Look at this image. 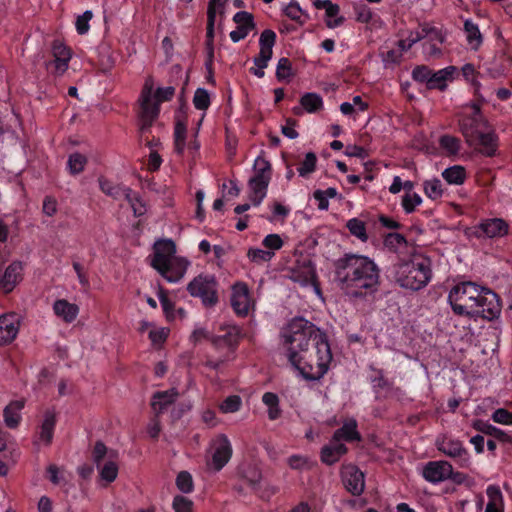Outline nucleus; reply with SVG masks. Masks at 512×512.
<instances>
[{"instance_id":"nucleus-1","label":"nucleus","mask_w":512,"mask_h":512,"mask_svg":"<svg viewBox=\"0 0 512 512\" xmlns=\"http://www.w3.org/2000/svg\"><path fill=\"white\" fill-rule=\"evenodd\" d=\"M288 361L306 380H320L329 370L332 353L326 334L302 317L292 319L281 332Z\"/></svg>"},{"instance_id":"nucleus-2","label":"nucleus","mask_w":512,"mask_h":512,"mask_svg":"<svg viewBox=\"0 0 512 512\" xmlns=\"http://www.w3.org/2000/svg\"><path fill=\"white\" fill-rule=\"evenodd\" d=\"M335 279L348 296L365 297L378 290L380 269L368 256L347 254L337 262Z\"/></svg>"},{"instance_id":"nucleus-3","label":"nucleus","mask_w":512,"mask_h":512,"mask_svg":"<svg viewBox=\"0 0 512 512\" xmlns=\"http://www.w3.org/2000/svg\"><path fill=\"white\" fill-rule=\"evenodd\" d=\"M448 302L457 315L493 320L500 314L498 296L474 282H461L451 288Z\"/></svg>"},{"instance_id":"nucleus-4","label":"nucleus","mask_w":512,"mask_h":512,"mask_svg":"<svg viewBox=\"0 0 512 512\" xmlns=\"http://www.w3.org/2000/svg\"><path fill=\"white\" fill-rule=\"evenodd\" d=\"M151 265L168 282H179L190 265V262L181 256L176 255V245L172 240H160L154 245V254Z\"/></svg>"},{"instance_id":"nucleus-5","label":"nucleus","mask_w":512,"mask_h":512,"mask_svg":"<svg viewBox=\"0 0 512 512\" xmlns=\"http://www.w3.org/2000/svg\"><path fill=\"white\" fill-rule=\"evenodd\" d=\"M174 93L175 88L172 86L160 87L154 90V80L151 77L145 80L139 98L142 129L151 125L159 114L160 103L170 100Z\"/></svg>"},{"instance_id":"nucleus-6","label":"nucleus","mask_w":512,"mask_h":512,"mask_svg":"<svg viewBox=\"0 0 512 512\" xmlns=\"http://www.w3.org/2000/svg\"><path fill=\"white\" fill-rule=\"evenodd\" d=\"M397 281L406 289L419 290L431 279V265L428 259L415 258L402 264L398 269Z\"/></svg>"},{"instance_id":"nucleus-7","label":"nucleus","mask_w":512,"mask_h":512,"mask_svg":"<svg viewBox=\"0 0 512 512\" xmlns=\"http://www.w3.org/2000/svg\"><path fill=\"white\" fill-rule=\"evenodd\" d=\"M271 180V165L263 157L254 161V175L248 181V199L253 206H259L267 195Z\"/></svg>"},{"instance_id":"nucleus-8","label":"nucleus","mask_w":512,"mask_h":512,"mask_svg":"<svg viewBox=\"0 0 512 512\" xmlns=\"http://www.w3.org/2000/svg\"><path fill=\"white\" fill-rule=\"evenodd\" d=\"M467 107L471 109V112L469 114L466 112L459 114L458 123L467 144H472L475 137L489 126L488 122L481 114L478 104L471 103Z\"/></svg>"},{"instance_id":"nucleus-9","label":"nucleus","mask_w":512,"mask_h":512,"mask_svg":"<svg viewBox=\"0 0 512 512\" xmlns=\"http://www.w3.org/2000/svg\"><path fill=\"white\" fill-rule=\"evenodd\" d=\"M187 290L193 297H199L206 306L217 302L216 281L212 276H198L188 284Z\"/></svg>"},{"instance_id":"nucleus-10","label":"nucleus","mask_w":512,"mask_h":512,"mask_svg":"<svg viewBox=\"0 0 512 512\" xmlns=\"http://www.w3.org/2000/svg\"><path fill=\"white\" fill-rule=\"evenodd\" d=\"M509 225L502 218H486L470 229V235L476 238H501L508 234Z\"/></svg>"},{"instance_id":"nucleus-11","label":"nucleus","mask_w":512,"mask_h":512,"mask_svg":"<svg viewBox=\"0 0 512 512\" xmlns=\"http://www.w3.org/2000/svg\"><path fill=\"white\" fill-rule=\"evenodd\" d=\"M210 447L212 451V459L209 463V467L218 472L231 459L232 445L226 435L219 434L212 439Z\"/></svg>"},{"instance_id":"nucleus-12","label":"nucleus","mask_w":512,"mask_h":512,"mask_svg":"<svg viewBox=\"0 0 512 512\" xmlns=\"http://www.w3.org/2000/svg\"><path fill=\"white\" fill-rule=\"evenodd\" d=\"M230 302L239 316H247L254 308L255 302L246 283L237 282L231 288Z\"/></svg>"},{"instance_id":"nucleus-13","label":"nucleus","mask_w":512,"mask_h":512,"mask_svg":"<svg viewBox=\"0 0 512 512\" xmlns=\"http://www.w3.org/2000/svg\"><path fill=\"white\" fill-rule=\"evenodd\" d=\"M422 476L426 481L438 484L448 479L457 480L460 474H454L449 462L440 460L428 462L422 469Z\"/></svg>"},{"instance_id":"nucleus-14","label":"nucleus","mask_w":512,"mask_h":512,"mask_svg":"<svg viewBox=\"0 0 512 512\" xmlns=\"http://www.w3.org/2000/svg\"><path fill=\"white\" fill-rule=\"evenodd\" d=\"M344 486L353 495H360L365 487L364 474L354 465H344L341 470Z\"/></svg>"},{"instance_id":"nucleus-15","label":"nucleus","mask_w":512,"mask_h":512,"mask_svg":"<svg viewBox=\"0 0 512 512\" xmlns=\"http://www.w3.org/2000/svg\"><path fill=\"white\" fill-rule=\"evenodd\" d=\"M20 317L15 313L0 316V346L11 343L18 335Z\"/></svg>"},{"instance_id":"nucleus-16","label":"nucleus","mask_w":512,"mask_h":512,"mask_svg":"<svg viewBox=\"0 0 512 512\" xmlns=\"http://www.w3.org/2000/svg\"><path fill=\"white\" fill-rule=\"evenodd\" d=\"M468 145L477 149L481 154L492 157L497 152L498 138L494 131L488 127L475 137L472 144Z\"/></svg>"},{"instance_id":"nucleus-17","label":"nucleus","mask_w":512,"mask_h":512,"mask_svg":"<svg viewBox=\"0 0 512 512\" xmlns=\"http://www.w3.org/2000/svg\"><path fill=\"white\" fill-rule=\"evenodd\" d=\"M53 314L63 323L71 324L76 321L80 313V307L67 299H56L52 304Z\"/></svg>"},{"instance_id":"nucleus-18","label":"nucleus","mask_w":512,"mask_h":512,"mask_svg":"<svg viewBox=\"0 0 512 512\" xmlns=\"http://www.w3.org/2000/svg\"><path fill=\"white\" fill-rule=\"evenodd\" d=\"M237 27L235 30L230 32V38L234 43L241 41L246 38L248 34L254 29L253 16L246 12H237L233 17Z\"/></svg>"},{"instance_id":"nucleus-19","label":"nucleus","mask_w":512,"mask_h":512,"mask_svg":"<svg viewBox=\"0 0 512 512\" xmlns=\"http://www.w3.org/2000/svg\"><path fill=\"white\" fill-rule=\"evenodd\" d=\"M436 447L439 451L449 457H463L467 456V452L464 449L462 442L458 439L449 437L447 435H440L436 439ZM463 461L468 462V458L464 457Z\"/></svg>"},{"instance_id":"nucleus-20","label":"nucleus","mask_w":512,"mask_h":512,"mask_svg":"<svg viewBox=\"0 0 512 512\" xmlns=\"http://www.w3.org/2000/svg\"><path fill=\"white\" fill-rule=\"evenodd\" d=\"M23 267L20 262H12L0 278L1 288L5 293L11 292L22 279Z\"/></svg>"},{"instance_id":"nucleus-21","label":"nucleus","mask_w":512,"mask_h":512,"mask_svg":"<svg viewBox=\"0 0 512 512\" xmlns=\"http://www.w3.org/2000/svg\"><path fill=\"white\" fill-rule=\"evenodd\" d=\"M25 406L23 399L11 401L3 409V420L5 425L10 429H16L22 420V410Z\"/></svg>"},{"instance_id":"nucleus-22","label":"nucleus","mask_w":512,"mask_h":512,"mask_svg":"<svg viewBox=\"0 0 512 512\" xmlns=\"http://www.w3.org/2000/svg\"><path fill=\"white\" fill-rule=\"evenodd\" d=\"M346 452L347 448L344 443L332 437L330 443L321 450V460L327 465H332L338 462Z\"/></svg>"},{"instance_id":"nucleus-23","label":"nucleus","mask_w":512,"mask_h":512,"mask_svg":"<svg viewBox=\"0 0 512 512\" xmlns=\"http://www.w3.org/2000/svg\"><path fill=\"white\" fill-rule=\"evenodd\" d=\"M56 425V415L53 411H46L40 426L37 443L45 446L49 445L53 439L54 428Z\"/></svg>"},{"instance_id":"nucleus-24","label":"nucleus","mask_w":512,"mask_h":512,"mask_svg":"<svg viewBox=\"0 0 512 512\" xmlns=\"http://www.w3.org/2000/svg\"><path fill=\"white\" fill-rule=\"evenodd\" d=\"M456 74L457 68L455 66H447L438 71H433L430 89L444 90L448 82H451L455 78Z\"/></svg>"},{"instance_id":"nucleus-25","label":"nucleus","mask_w":512,"mask_h":512,"mask_svg":"<svg viewBox=\"0 0 512 512\" xmlns=\"http://www.w3.org/2000/svg\"><path fill=\"white\" fill-rule=\"evenodd\" d=\"M316 278L315 269L311 262L303 263L292 271L291 279L302 286L314 284Z\"/></svg>"},{"instance_id":"nucleus-26","label":"nucleus","mask_w":512,"mask_h":512,"mask_svg":"<svg viewBox=\"0 0 512 512\" xmlns=\"http://www.w3.org/2000/svg\"><path fill=\"white\" fill-rule=\"evenodd\" d=\"M333 438L339 441H357L360 440V434L357 431V422L355 419L345 421L341 428L335 431Z\"/></svg>"},{"instance_id":"nucleus-27","label":"nucleus","mask_w":512,"mask_h":512,"mask_svg":"<svg viewBox=\"0 0 512 512\" xmlns=\"http://www.w3.org/2000/svg\"><path fill=\"white\" fill-rule=\"evenodd\" d=\"M176 397L177 392L175 389L155 393L151 403L153 410L156 413H161L168 405L175 401Z\"/></svg>"},{"instance_id":"nucleus-28","label":"nucleus","mask_w":512,"mask_h":512,"mask_svg":"<svg viewBox=\"0 0 512 512\" xmlns=\"http://www.w3.org/2000/svg\"><path fill=\"white\" fill-rule=\"evenodd\" d=\"M464 33L466 41L471 49L477 50L482 44L483 38L477 24L467 19L464 22Z\"/></svg>"},{"instance_id":"nucleus-29","label":"nucleus","mask_w":512,"mask_h":512,"mask_svg":"<svg viewBox=\"0 0 512 512\" xmlns=\"http://www.w3.org/2000/svg\"><path fill=\"white\" fill-rule=\"evenodd\" d=\"M488 503L485 512H503V496L496 485H489L486 489Z\"/></svg>"},{"instance_id":"nucleus-30","label":"nucleus","mask_w":512,"mask_h":512,"mask_svg":"<svg viewBox=\"0 0 512 512\" xmlns=\"http://www.w3.org/2000/svg\"><path fill=\"white\" fill-rule=\"evenodd\" d=\"M442 177L450 185H461L466 179V171L464 167L454 165L446 168L442 172Z\"/></svg>"},{"instance_id":"nucleus-31","label":"nucleus","mask_w":512,"mask_h":512,"mask_svg":"<svg viewBox=\"0 0 512 512\" xmlns=\"http://www.w3.org/2000/svg\"><path fill=\"white\" fill-rule=\"evenodd\" d=\"M424 194L427 198L436 201L444 194V187L440 179L431 178L423 182Z\"/></svg>"},{"instance_id":"nucleus-32","label":"nucleus","mask_w":512,"mask_h":512,"mask_svg":"<svg viewBox=\"0 0 512 512\" xmlns=\"http://www.w3.org/2000/svg\"><path fill=\"white\" fill-rule=\"evenodd\" d=\"M131 206L133 213L136 217L142 216L146 213L147 208L142 198L130 188L124 190L123 197Z\"/></svg>"},{"instance_id":"nucleus-33","label":"nucleus","mask_w":512,"mask_h":512,"mask_svg":"<svg viewBox=\"0 0 512 512\" xmlns=\"http://www.w3.org/2000/svg\"><path fill=\"white\" fill-rule=\"evenodd\" d=\"M97 468L102 481L111 483L116 480L118 476V465L115 461L107 460L103 464L101 462Z\"/></svg>"},{"instance_id":"nucleus-34","label":"nucleus","mask_w":512,"mask_h":512,"mask_svg":"<svg viewBox=\"0 0 512 512\" xmlns=\"http://www.w3.org/2000/svg\"><path fill=\"white\" fill-rule=\"evenodd\" d=\"M345 18L340 15V7L337 4H330L325 11V23L328 28L334 29L341 26Z\"/></svg>"},{"instance_id":"nucleus-35","label":"nucleus","mask_w":512,"mask_h":512,"mask_svg":"<svg viewBox=\"0 0 512 512\" xmlns=\"http://www.w3.org/2000/svg\"><path fill=\"white\" fill-rule=\"evenodd\" d=\"M262 402L268 409V417L270 420H275L280 416L281 409L279 407V398L275 393H264L262 396Z\"/></svg>"},{"instance_id":"nucleus-36","label":"nucleus","mask_w":512,"mask_h":512,"mask_svg":"<svg viewBox=\"0 0 512 512\" xmlns=\"http://www.w3.org/2000/svg\"><path fill=\"white\" fill-rule=\"evenodd\" d=\"M473 428L486 435L494 436L498 439L505 440L507 434L502 429L482 420H476L472 424Z\"/></svg>"},{"instance_id":"nucleus-37","label":"nucleus","mask_w":512,"mask_h":512,"mask_svg":"<svg viewBox=\"0 0 512 512\" xmlns=\"http://www.w3.org/2000/svg\"><path fill=\"white\" fill-rule=\"evenodd\" d=\"M225 0H210L209 8H208V26H207V36L209 38L213 37V27L215 22V17L217 14L223 13V6Z\"/></svg>"},{"instance_id":"nucleus-38","label":"nucleus","mask_w":512,"mask_h":512,"mask_svg":"<svg viewBox=\"0 0 512 512\" xmlns=\"http://www.w3.org/2000/svg\"><path fill=\"white\" fill-rule=\"evenodd\" d=\"M337 189L329 187L326 190H316L313 194L319 210L325 211L329 208V200L337 196Z\"/></svg>"},{"instance_id":"nucleus-39","label":"nucleus","mask_w":512,"mask_h":512,"mask_svg":"<svg viewBox=\"0 0 512 512\" xmlns=\"http://www.w3.org/2000/svg\"><path fill=\"white\" fill-rule=\"evenodd\" d=\"M300 103L308 113H315L323 106V100L316 93H306L301 97Z\"/></svg>"},{"instance_id":"nucleus-40","label":"nucleus","mask_w":512,"mask_h":512,"mask_svg":"<svg viewBox=\"0 0 512 512\" xmlns=\"http://www.w3.org/2000/svg\"><path fill=\"white\" fill-rule=\"evenodd\" d=\"M346 227L351 235L358 238L360 241L366 242L368 240L366 225L362 220L351 218L347 221Z\"/></svg>"},{"instance_id":"nucleus-41","label":"nucleus","mask_w":512,"mask_h":512,"mask_svg":"<svg viewBox=\"0 0 512 512\" xmlns=\"http://www.w3.org/2000/svg\"><path fill=\"white\" fill-rule=\"evenodd\" d=\"M440 148L448 155H455L460 151L461 141L452 135H443L439 139Z\"/></svg>"},{"instance_id":"nucleus-42","label":"nucleus","mask_w":512,"mask_h":512,"mask_svg":"<svg viewBox=\"0 0 512 512\" xmlns=\"http://www.w3.org/2000/svg\"><path fill=\"white\" fill-rule=\"evenodd\" d=\"M87 164L85 155L75 152L69 155L67 161V168L72 175L80 174Z\"/></svg>"},{"instance_id":"nucleus-43","label":"nucleus","mask_w":512,"mask_h":512,"mask_svg":"<svg viewBox=\"0 0 512 512\" xmlns=\"http://www.w3.org/2000/svg\"><path fill=\"white\" fill-rule=\"evenodd\" d=\"M247 258L254 264H263L270 262L273 259L272 251H266V249L251 247L247 251Z\"/></svg>"},{"instance_id":"nucleus-44","label":"nucleus","mask_w":512,"mask_h":512,"mask_svg":"<svg viewBox=\"0 0 512 512\" xmlns=\"http://www.w3.org/2000/svg\"><path fill=\"white\" fill-rule=\"evenodd\" d=\"M367 107V103L363 102L360 96H354L352 102H343L340 105V111L343 115L351 116L356 112L365 111Z\"/></svg>"},{"instance_id":"nucleus-45","label":"nucleus","mask_w":512,"mask_h":512,"mask_svg":"<svg viewBox=\"0 0 512 512\" xmlns=\"http://www.w3.org/2000/svg\"><path fill=\"white\" fill-rule=\"evenodd\" d=\"M99 186L103 193L113 197L114 199H121L124 197V190L129 187L114 185L112 182L105 178L99 179Z\"/></svg>"},{"instance_id":"nucleus-46","label":"nucleus","mask_w":512,"mask_h":512,"mask_svg":"<svg viewBox=\"0 0 512 512\" xmlns=\"http://www.w3.org/2000/svg\"><path fill=\"white\" fill-rule=\"evenodd\" d=\"M317 164V157L315 153L308 152L305 154V157L303 161L300 163L299 167L297 168L298 174L301 177H308L310 174H312L315 171Z\"/></svg>"},{"instance_id":"nucleus-47","label":"nucleus","mask_w":512,"mask_h":512,"mask_svg":"<svg viewBox=\"0 0 512 512\" xmlns=\"http://www.w3.org/2000/svg\"><path fill=\"white\" fill-rule=\"evenodd\" d=\"M186 134V125L181 122H177L174 130V148L177 154H182L185 150Z\"/></svg>"},{"instance_id":"nucleus-48","label":"nucleus","mask_w":512,"mask_h":512,"mask_svg":"<svg viewBox=\"0 0 512 512\" xmlns=\"http://www.w3.org/2000/svg\"><path fill=\"white\" fill-rule=\"evenodd\" d=\"M176 487L182 493H191L194 490L192 475L187 471H181L176 477Z\"/></svg>"},{"instance_id":"nucleus-49","label":"nucleus","mask_w":512,"mask_h":512,"mask_svg":"<svg viewBox=\"0 0 512 512\" xmlns=\"http://www.w3.org/2000/svg\"><path fill=\"white\" fill-rule=\"evenodd\" d=\"M262 245L266 249V251H272L273 258H274L276 252L283 247L284 241L279 234L272 233V234L266 235L263 238Z\"/></svg>"},{"instance_id":"nucleus-50","label":"nucleus","mask_w":512,"mask_h":512,"mask_svg":"<svg viewBox=\"0 0 512 512\" xmlns=\"http://www.w3.org/2000/svg\"><path fill=\"white\" fill-rule=\"evenodd\" d=\"M422 197L418 193H405L402 197V208L407 214L415 211L422 204Z\"/></svg>"},{"instance_id":"nucleus-51","label":"nucleus","mask_w":512,"mask_h":512,"mask_svg":"<svg viewBox=\"0 0 512 512\" xmlns=\"http://www.w3.org/2000/svg\"><path fill=\"white\" fill-rule=\"evenodd\" d=\"M242 406V399L238 395L228 396L219 406L222 413H235L240 410Z\"/></svg>"},{"instance_id":"nucleus-52","label":"nucleus","mask_w":512,"mask_h":512,"mask_svg":"<svg viewBox=\"0 0 512 512\" xmlns=\"http://www.w3.org/2000/svg\"><path fill=\"white\" fill-rule=\"evenodd\" d=\"M193 104L198 110H207L210 106V94L204 88H198L193 97Z\"/></svg>"},{"instance_id":"nucleus-53","label":"nucleus","mask_w":512,"mask_h":512,"mask_svg":"<svg viewBox=\"0 0 512 512\" xmlns=\"http://www.w3.org/2000/svg\"><path fill=\"white\" fill-rule=\"evenodd\" d=\"M158 299L162 306L163 312L168 320L176 319V314L174 311V303L167 297L164 290L160 289L158 294Z\"/></svg>"},{"instance_id":"nucleus-54","label":"nucleus","mask_w":512,"mask_h":512,"mask_svg":"<svg viewBox=\"0 0 512 512\" xmlns=\"http://www.w3.org/2000/svg\"><path fill=\"white\" fill-rule=\"evenodd\" d=\"M292 76L291 63L287 58H280L276 67V77L280 81H288Z\"/></svg>"},{"instance_id":"nucleus-55","label":"nucleus","mask_w":512,"mask_h":512,"mask_svg":"<svg viewBox=\"0 0 512 512\" xmlns=\"http://www.w3.org/2000/svg\"><path fill=\"white\" fill-rule=\"evenodd\" d=\"M432 72L433 71L427 66L421 65L413 69L412 77L415 81L426 83L427 87L430 89Z\"/></svg>"},{"instance_id":"nucleus-56","label":"nucleus","mask_w":512,"mask_h":512,"mask_svg":"<svg viewBox=\"0 0 512 512\" xmlns=\"http://www.w3.org/2000/svg\"><path fill=\"white\" fill-rule=\"evenodd\" d=\"M353 9L356 16V21L360 23H369L372 20L373 13L371 9L364 3H354Z\"/></svg>"},{"instance_id":"nucleus-57","label":"nucleus","mask_w":512,"mask_h":512,"mask_svg":"<svg viewBox=\"0 0 512 512\" xmlns=\"http://www.w3.org/2000/svg\"><path fill=\"white\" fill-rule=\"evenodd\" d=\"M174 512H192L193 501L186 496L176 495L172 501Z\"/></svg>"},{"instance_id":"nucleus-58","label":"nucleus","mask_w":512,"mask_h":512,"mask_svg":"<svg viewBox=\"0 0 512 512\" xmlns=\"http://www.w3.org/2000/svg\"><path fill=\"white\" fill-rule=\"evenodd\" d=\"M276 41V34L272 30H264L259 38L260 50L270 51L273 53V47Z\"/></svg>"},{"instance_id":"nucleus-59","label":"nucleus","mask_w":512,"mask_h":512,"mask_svg":"<svg viewBox=\"0 0 512 512\" xmlns=\"http://www.w3.org/2000/svg\"><path fill=\"white\" fill-rule=\"evenodd\" d=\"M238 335V328L232 327L225 335L214 337L212 341L217 346L226 343L229 347H232L237 342Z\"/></svg>"},{"instance_id":"nucleus-60","label":"nucleus","mask_w":512,"mask_h":512,"mask_svg":"<svg viewBox=\"0 0 512 512\" xmlns=\"http://www.w3.org/2000/svg\"><path fill=\"white\" fill-rule=\"evenodd\" d=\"M169 335V329L165 327H153L148 332V337L153 345H161Z\"/></svg>"},{"instance_id":"nucleus-61","label":"nucleus","mask_w":512,"mask_h":512,"mask_svg":"<svg viewBox=\"0 0 512 512\" xmlns=\"http://www.w3.org/2000/svg\"><path fill=\"white\" fill-rule=\"evenodd\" d=\"M491 419L495 423H498V424H501V425H507V426H511L512 425V413L509 412L508 410L504 409V408L496 409L492 413Z\"/></svg>"},{"instance_id":"nucleus-62","label":"nucleus","mask_w":512,"mask_h":512,"mask_svg":"<svg viewBox=\"0 0 512 512\" xmlns=\"http://www.w3.org/2000/svg\"><path fill=\"white\" fill-rule=\"evenodd\" d=\"M92 19V12L87 10L76 19V30L79 34L83 35L89 31V22Z\"/></svg>"},{"instance_id":"nucleus-63","label":"nucleus","mask_w":512,"mask_h":512,"mask_svg":"<svg viewBox=\"0 0 512 512\" xmlns=\"http://www.w3.org/2000/svg\"><path fill=\"white\" fill-rule=\"evenodd\" d=\"M423 38V33L420 31L410 32L405 39L399 41V47L403 51L409 50L415 43Z\"/></svg>"},{"instance_id":"nucleus-64","label":"nucleus","mask_w":512,"mask_h":512,"mask_svg":"<svg viewBox=\"0 0 512 512\" xmlns=\"http://www.w3.org/2000/svg\"><path fill=\"white\" fill-rule=\"evenodd\" d=\"M423 38L427 39L425 42H437L438 44H442L444 41L443 33L437 28H423L422 31Z\"/></svg>"}]
</instances>
